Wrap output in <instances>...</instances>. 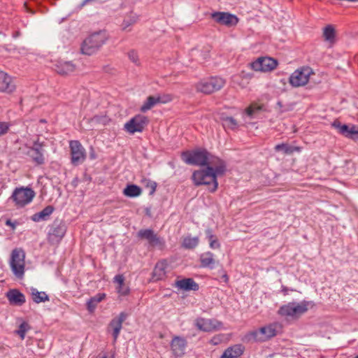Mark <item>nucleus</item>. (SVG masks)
<instances>
[{
    "label": "nucleus",
    "mask_w": 358,
    "mask_h": 358,
    "mask_svg": "<svg viewBox=\"0 0 358 358\" xmlns=\"http://www.w3.org/2000/svg\"><path fill=\"white\" fill-rule=\"evenodd\" d=\"M54 210L55 208L52 206H48L41 211L34 214L31 216V220L36 222L46 221L49 219L50 216L52 215Z\"/></svg>",
    "instance_id": "393cba45"
},
{
    "label": "nucleus",
    "mask_w": 358,
    "mask_h": 358,
    "mask_svg": "<svg viewBox=\"0 0 358 358\" xmlns=\"http://www.w3.org/2000/svg\"><path fill=\"white\" fill-rule=\"evenodd\" d=\"M187 341L182 337L175 336L171 343V348L174 355L181 357L185 354Z\"/></svg>",
    "instance_id": "412c9836"
},
{
    "label": "nucleus",
    "mask_w": 358,
    "mask_h": 358,
    "mask_svg": "<svg viewBox=\"0 0 358 358\" xmlns=\"http://www.w3.org/2000/svg\"><path fill=\"white\" fill-rule=\"evenodd\" d=\"M90 156H91V158H92V159H94V154H91V155H90Z\"/></svg>",
    "instance_id": "4d7b16f0"
},
{
    "label": "nucleus",
    "mask_w": 358,
    "mask_h": 358,
    "mask_svg": "<svg viewBox=\"0 0 358 358\" xmlns=\"http://www.w3.org/2000/svg\"><path fill=\"white\" fill-rule=\"evenodd\" d=\"M223 125L229 129H234L236 128L238 124L236 120L232 117H227L223 119Z\"/></svg>",
    "instance_id": "ea45409f"
},
{
    "label": "nucleus",
    "mask_w": 358,
    "mask_h": 358,
    "mask_svg": "<svg viewBox=\"0 0 358 358\" xmlns=\"http://www.w3.org/2000/svg\"><path fill=\"white\" fill-rule=\"evenodd\" d=\"M210 17L216 23L227 27H234L238 22V17L228 12L215 11L210 13Z\"/></svg>",
    "instance_id": "9d476101"
},
{
    "label": "nucleus",
    "mask_w": 358,
    "mask_h": 358,
    "mask_svg": "<svg viewBox=\"0 0 358 358\" xmlns=\"http://www.w3.org/2000/svg\"><path fill=\"white\" fill-rule=\"evenodd\" d=\"M222 278H224V282H227L228 281V276L227 274H224L222 275Z\"/></svg>",
    "instance_id": "5fc2aeb1"
},
{
    "label": "nucleus",
    "mask_w": 358,
    "mask_h": 358,
    "mask_svg": "<svg viewBox=\"0 0 358 358\" xmlns=\"http://www.w3.org/2000/svg\"><path fill=\"white\" fill-rule=\"evenodd\" d=\"M157 99H159V103H166L171 101H172V96L170 94H164L163 96H157Z\"/></svg>",
    "instance_id": "a18cd8bd"
},
{
    "label": "nucleus",
    "mask_w": 358,
    "mask_h": 358,
    "mask_svg": "<svg viewBox=\"0 0 358 358\" xmlns=\"http://www.w3.org/2000/svg\"><path fill=\"white\" fill-rule=\"evenodd\" d=\"M29 329V324L26 322H23L20 324L19 329L17 331V334L20 336L21 339L23 340L25 337L26 333L28 331Z\"/></svg>",
    "instance_id": "4c0bfd02"
},
{
    "label": "nucleus",
    "mask_w": 358,
    "mask_h": 358,
    "mask_svg": "<svg viewBox=\"0 0 358 358\" xmlns=\"http://www.w3.org/2000/svg\"><path fill=\"white\" fill-rule=\"evenodd\" d=\"M6 297L11 305L22 306L25 301V296L17 289H10L6 293Z\"/></svg>",
    "instance_id": "4be33fe9"
},
{
    "label": "nucleus",
    "mask_w": 358,
    "mask_h": 358,
    "mask_svg": "<svg viewBox=\"0 0 358 358\" xmlns=\"http://www.w3.org/2000/svg\"><path fill=\"white\" fill-rule=\"evenodd\" d=\"M310 302L303 301L301 303L290 302L281 306L278 313L283 316H298L306 313Z\"/></svg>",
    "instance_id": "6e6552de"
},
{
    "label": "nucleus",
    "mask_w": 358,
    "mask_h": 358,
    "mask_svg": "<svg viewBox=\"0 0 358 358\" xmlns=\"http://www.w3.org/2000/svg\"><path fill=\"white\" fill-rule=\"evenodd\" d=\"M138 21V16L131 13L129 16L126 17L122 24V30H126L127 27L135 24Z\"/></svg>",
    "instance_id": "e433bc0d"
},
{
    "label": "nucleus",
    "mask_w": 358,
    "mask_h": 358,
    "mask_svg": "<svg viewBox=\"0 0 358 358\" xmlns=\"http://www.w3.org/2000/svg\"><path fill=\"white\" fill-rule=\"evenodd\" d=\"M332 127L337 129L338 132L345 137L355 139L358 137V130L355 125L350 127L347 124H343L338 120H335L331 124Z\"/></svg>",
    "instance_id": "f3484780"
},
{
    "label": "nucleus",
    "mask_w": 358,
    "mask_h": 358,
    "mask_svg": "<svg viewBox=\"0 0 358 358\" xmlns=\"http://www.w3.org/2000/svg\"><path fill=\"white\" fill-rule=\"evenodd\" d=\"M108 37L104 31H99L89 36L81 45V52L84 55H92L96 53L106 43Z\"/></svg>",
    "instance_id": "7ed1b4c3"
},
{
    "label": "nucleus",
    "mask_w": 358,
    "mask_h": 358,
    "mask_svg": "<svg viewBox=\"0 0 358 358\" xmlns=\"http://www.w3.org/2000/svg\"><path fill=\"white\" fill-rule=\"evenodd\" d=\"M6 224L8 226H11L13 228H15V224L11 222L10 220H6Z\"/></svg>",
    "instance_id": "8fccbe9b"
},
{
    "label": "nucleus",
    "mask_w": 358,
    "mask_h": 358,
    "mask_svg": "<svg viewBox=\"0 0 358 358\" xmlns=\"http://www.w3.org/2000/svg\"><path fill=\"white\" fill-rule=\"evenodd\" d=\"M175 287L183 291H197L199 289V284L190 278L176 280Z\"/></svg>",
    "instance_id": "5701e85b"
},
{
    "label": "nucleus",
    "mask_w": 358,
    "mask_h": 358,
    "mask_svg": "<svg viewBox=\"0 0 358 358\" xmlns=\"http://www.w3.org/2000/svg\"><path fill=\"white\" fill-rule=\"evenodd\" d=\"M113 282L117 283V285H122V284L124 283V277L122 274L116 275L114 277Z\"/></svg>",
    "instance_id": "49530a36"
},
{
    "label": "nucleus",
    "mask_w": 358,
    "mask_h": 358,
    "mask_svg": "<svg viewBox=\"0 0 358 358\" xmlns=\"http://www.w3.org/2000/svg\"><path fill=\"white\" fill-rule=\"evenodd\" d=\"M244 352V347L242 345H235L229 347L224 350L229 358H238L241 357Z\"/></svg>",
    "instance_id": "c756f323"
},
{
    "label": "nucleus",
    "mask_w": 358,
    "mask_h": 358,
    "mask_svg": "<svg viewBox=\"0 0 358 358\" xmlns=\"http://www.w3.org/2000/svg\"><path fill=\"white\" fill-rule=\"evenodd\" d=\"M31 294L33 301L36 303L48 301L50 300L48 295L45 292H39L36 288L31 289Z\"/></svg>",
    "instance_id": "7c9ffc66"
},
{
    "label": "nucleus",
    "mask_w": 358,
    "mask_h": 358,
    "mask_svg": "<svg viewBox=\"0 0 358 358\" xmlns=\"http://www.w3.org/2000/svg\"><path fill=\"white\" fill-rule=\"evenodd\" d=\"M261 110L262 106L252 103L245 109V113L248 116L252 117L257 112Z\"/></svg>",
    "instance_id": "a19ab883"
},
{
    "label": "nucleus",
    "mask_w": 358,
    "mask_h": 358,
    "mask_svg": "<svg viewBox=\"0 0 358 358\" xmlns=\"http://www.w3.org/2000/svg\"><path fill=\"white\" fill-rule=\"evenodd\" d=\"M35 196L34 191L29 187H17L13 191L10 199H12L16 206L24 207L29 203Z\"/></svg>",
    "instance_id": "0eeeda50"
},
{
    "label": "nucleus",
    "mask_w": 358,
    "mask_h": 358,
    "mask_svg": "<svg viewBox=\"0 0 358 358\" xmlns=\"http://www.w3.org/2000/svg\"><path fill=\"white\" fill-rule=\"evenodd\" d=\"M76 70V65L71 62L59 61L55 65V71L62 76L72 73Z\"/></svg>",
    "instance_id": "b1692460"
},
{
    "label": "nucleus",
    "mask_w": 358,
    "mask_h": 358,
    "mask_svg": "<svg viewBox=\"0 0 358 358\" xmlns=\"http://www.w3.org/2000/svg\"><path fill=\"white\" fill-rule=\"evenodd\" d=\"M19 36H20V31H16V32H15V34H13V36L14 38H17V37H18Z\"/></svg>",
    "instance_id": "864d4df0"
},
{
    "label": "nucleus",
    "mask_w": 358,
    "mask_h": 358,
    "mask_svg": "<svg viewBox=\"0 0 358 358\" xmlns=\"http://www.w3.org/2000/svg\"><path fill=\"white\" fill-rule=\"evenodd\" d=\"M66 231V227L64 223L54 222L48 233V240L51 244L59 243L64 237Z\"/></svg>",
    "instance_id": "dca6fc26"
},
{
    "label": "nucleus",
    "mask_w": 358,
    "mask_h": 358,
    "mask_svg": "<svg viewBox=\"0 0 358 358\" xmlns=\"http://www.w3.org/2000/svg\"><path fill=\"white\" fill-rule=\"evenodd\" d=\"M106 297V294L99 293L91 297L87 302V309L90 313H93L99 303L102 301Z\"/></svg>",
    "instance_id": "cd10ccee"
},
{
    "label": "nucleus",
    "mask_w": 358,
    "mask_h": 358,
    "mask_svg": "<svg viewBox=\"0 0 358 358\" xmlns=\"http://www.w3.org/2000/svg\"><path fill=\"white\" fill-rule=\"evenodd\" d=\"M69 148L71 155V163L77 166L82 164L86 159V151L78 141H71Z\"/></svg>",
    "instance_id": "f8f14e48"
},
{
    "label": "nucleus",
    "mask_w": 358,
    "mask_h": 358,
    "mask_svg": "<svg viewBox=\"0 0 358 358\" xmlns=\"http://www.w3.org/2000/svg\"><path fill=\"white\" fill-rule=\"evenodd\" d=\"M25 252L22 248H15L11 252L10 266L14 275L22 278L24 274Z\"/></svg>",
    "instance_id": "39448f33"
},
{
    "label": "nucleus",
    "mask_w": 358,
    "mask_h": 358,
    "mask_svg": "<svg viewBox=\"0 0 358 358\" xmlns=\"http://www.w3.org/2000/svg\"><path fill=\"white\" fill-rule=\"evenodd\" d=\"M206 235L209 241L210 247L212 249H218L220 248V244L217 237L214 234H213L211 229H207L206 230Z\"/></svg>",
    "instance_id": "f704fd0d"
},
{
    "label": "nucleus",
    "mask_w": 358,
    "mask_h": 358,
    "mask_svg": "<svg viewBox=\"0 0 358 358\" xmlns=\"http://www.w3.org/2000/svg\"><path fill=\"white\" fill-rule=\"evenodd\" d=\"M127 317V314L124 312H122L118 315L117 317H114L110 322L109 328L112 329V335L114 342H116L122 328V323L125 321Z\"/></svg>",
    "instance_id": "a211bd4d"
},
{
    "label": "nucleus",
    "mask_w": 358,
    "mask_h": 358,
    "mask_svg": "<svg viewBox=\"0 0 358 358\" xmlns=\"http://www.w3.org/2000/svg\"><path fill=\"white\" fill-rule=\"evenodd\" d=\"M201 266L213 268L215 263L214 255L211 252H206L200 256Z\"/></svg>",
    "instance_id": "bb28decb"
},
{
    "label": "nucleus",
    "mask_w": 358,
    "mask_h": 358,
    "mask_svg": "<svg viewBox=\"0 0 358 358\" xmlns=\"http://www.w3.org/2000/svg\"><path fill=\"white\" fill-rule=\"evenodd\" d=\"M312 69L309 67H303L296 70L289 77V83L293 87L305 85L309 80Z\"/></svg>",
    "instance_id": "ddd939ff"
},
{
    "label": "nucleus",
    "mask_w": 358,
    "mask_h": 358,
    "mask_svg": "<svg viewBox=\"0 0 358 358\" xmlns=\"http://www.w3.org/2000/svg\"><path fill=\"white\" fill-rule=\"evenodd\" d=\"M106 119L104 116L95 115L92 118V122H103Z\"/></svg>",
    "instance_id": "de8ad7c7"
},
{
    "label": "nucleus",
    "mask_w": 358,
    "mask_h": 358,
    "mask_svg": "<svg viewBox=\"0 0 358 358\" xmlns=\"http://www.w3.org/2000/svg\"><path fill=\"white\" fill-rule=\"evenodd\" d=\"M277 65V60L271 57H259L250 64L253 70L263 72L271 71L276 68Z\"/></svg>",
    "instance_id": "4468645a"
},
{
    "label": "nucleus",
    "mask_w": 358,
    "mask_h": 358,
    "mask_svg": "<svg viewBox=\"0 0 358 358\" xmlns=\"http://www.w3.org/2000/svg\"><path fill=\"white\" fill-rule=\"evenodd\" d=\"M128 57L133 63H134L136 65L139 64L138 55L135 50H130L128 52Z\"/></svg>",
    "instance_id": "37998d69"
},
{
    "label": "nucleus",
    "mask_w": 358,
    "mask_h": 358,
    "mask_svg": "<svg viewBox=\"0 0 358 358\" xmlns=\"http://www.w3.org/2000/svg\"><path fill=\"white\" fill-rule=\"evenodd\" d=\"M157 103H159V99H157V96H149L141 107V111L145 113Z\"/></svg>",
    "instance_id": "72a5a7b5"
},
{
    "label": "nucleus",
    "mask_w": 358,
    "mask_h": 358,
    "mask_svg": "<svg viewBox=\"0 0 358 358\" xmlns=\"http://www.w3.org/2000/svg\"><path fill=\"white\" fill-rule=\"evenodd\" d=\"M98 0H83L79 7H80V8H82L85 6L90 4V3L96 2Z\"/></svg>",
    "instance_id": "09e8293b"
},
{
    "label": "nucleus",
    "mask_w": 358,
    "mask_h": 358,
    "mask_svg": "<svg viewBox=\"0 0 358 358\" xmlns=\"http://www.w3.org/2000/svg\"><path fill=\"white\" fill-rule=\"evenodd\" d=\"M207 164L205 166L206 169L194 171L192 178L196 186L210 185L212 182L213 185L208 187V189L210 192H214L218 187L217 177L225 173L226 164L224 161L211 155L209 152Z\"/></svg>",
    "instance_id": "f257e3e1"
},
{
    "label": "nucleus",
    "mask_w": 358,
    "mask_h": 358,
    "mask_svg": "<svg viewBox=\"0 0 358 358\" xmlns=\"http://www.w3.org/2000/svg\"><path fill=\"white\" fill-rule=\"evenodd\" d=\"M276 152H282L285 155H292L294 152H300L301 148L299 146H292L287 143L278 144L274 148Z\"/></svg>",
    "instance_id": "c85d7f7f"
},
{
    "label": "nucleus",
    "mask_w": 358,
    "mask_h": 358,
    "mask_svg": "<svg viewBox=\"0 0 358 358\" xmlns=\"http://www.w3.org/2000/svg\"><path fill=\"white\" fill-rule=\"evenodd\" d=\"M103 358H106V357H103Z\"/></svg>",
    "instance_id": "bf43d9fd"
},
{
    "label": "nucleus",
    "mask_w": 358,
    "mask_h": 358,
    "mask_svg": "<svg viewBox=\"0 0 358 358\" xmlns=\"http://www.w3.org/2000/svg\"><path fill=\"white\" fill-rule=\"evenodd\" d=\"M10 126V125L9 123L0 121V136H3L8 133Z\"/></svg>",
    "instance_id": "c03bdc74"
},
{
    "label": "nucleus",
    "mask_w": 358,
    "mask_h": 358,
    "mask_svg": "<svg viewBox=\"0 0 358 358\" xmlns=\"http://www.w3.org/2000/svg\"><path fill=\"white\" fill-rule=\"evenodd\" d=\"M282 291H283V292H285V294H286V293H287V287H282Z\"/></svg>",
    "instance_id": "6e6d98bb"
},
{
    "label": "nucleus",
    "mask_w": 358,
    "mask_h": 358,
    "mask_svg": "<svg viewBox=\"0 0 358 358\" xmlns=\"http://www.w3.org/2000/svg\"><path fill=\"white\" fill-rule=\"evenodd\" d=\"M225 85V80L220 77H212L203 80L196 85L198 92L204 94H211L221 90Z\"/></svg>",
    "instance_id": "423d86ee"
},
{
    "label": "nucleus",
    "mask_w": 358,
    "mask_h": 358,
    "mask_svg": "<svg viewBox=\"0 0 358 358\" xmlns=\"http://www.w3.org/2000/svg\"><path fill=\"white\" fill-rule=\"evenodd\" d=\"M45 146V141H40L38 138L34 141L32 146L29 148L27 155L37 165H42L45 163L44 148Z\"/></svg>",
    "instance_id": "1a4fd4ad"
},
{
    "label": "nucleus",
    "mask_w": 358,
    "mask_h": 358,
    "mask_svg": "<svg viewBox=\"0 0 358 358\" xmlns=\"http://www.w3.org/2000/svg\"><path fill=\"white\" fill-rule=\"evenodd\" d=\"M323 36L326 41L333 43L335 40L336 32L335 29L331 25H327L323 31Z\"/></svg>",
    "instance_id": "c9c22d12"
},
{
    "label": "nucleus",
    "mask_w": 358,
    "mask_h": 358,
    "mask_svg": "<svg viewBox=\"0 0 358 358\" xmlns=\"http://www.w3.org/2000/svg\"><path fill=\"white\" fill-rule=\"evenodd\" d=\"M199 242V239L197 236L191 237L190 236H186L183 238L182 246L185 249H194L195 248Z\"/></svg>",
    "instance_id": "473e14b6"
},
{
    "label": "nucleus",
    "mask_w": 358,
    "mask_h": 358,
    "mask_svg": "<svg viewBox=\"0 0 358 358\" xmlns=\"http://www.w3.org/2000/svg\"><path fill=\"white\" fill-rule=\"evenodd\" d=\"M218 341H219V339L216 337L213 338V339L211 340V343L213 345H217L218 343Z\"/></svg>",
    "instance_id": "3c124183"
},
{
    "label": "nucleus",
    "mask_w": 358,
    "mask_h": 358,
    "mask_svg": "<svg viewBox=\"0 0 358 358\" xmlns=\"http://www.w3.org/2000/svg\"><path fill=\"white\" fill-rule=\"evenodd\" d=\"M138 237L141 239L148 241L149 245L151 246H158L163 244V241L161 238L155 233L152 229H141L138 232Z\"/></svg>",
    "instance_id": "6ab92c4d"
},
{
    "label": "nucleus",
    "mask_w": 358,
    "mask_h": 358,
    "mask_svg": "<svg viewBox=\"0 0 358 358\" xmlns=\"http://www.w3.org/2000/svg\"><path fill=\"white\" fill-rule=\"evenodd\" d=\"M208 154L206 149L187 150L182 152L181 159L188 165L205 166L208 162Z\"/></svg>",
    "instance_id": "20e7f679"
},
{
    "label": "nucleus",
    "mask_w": 358,
    "mask_h": 358,
    "mask_svg": "<svg viewBox=\"0 0 358 358\" xmlns=\"http://www.w3.org/2000/svg\"><path fill=\"white\" fill-rule=\"evenodd\" d=\"M116 289L117 292L122 296L128 295L130 291L129 287L127 286L124 283H123L122 285H117Z\"/></svg>",
    "instance_id": "79ce46f5"
},
{
    "label": "nucleus",
    "mask_w": 358,
    "mask_h": 358,
    "mask_svg": "<svg viewBox=\"0 0 358 358\" xmlns=\"http://www.w3.org/2000/svg\"><path fill=\"white\" fill-rule=\"evenodd\" d=\"M220 358H229V357L224 352Z\"/></svg>",
    "instance_id": "603ef678"
},
{
    "label": "nucleus",
    "mask_w": 358,
    "mask_h": 358,
    "mask_svg": "<svg viewBox=\"0 0 358 358\" xmlns=\"http://www.w3.org/2000/svg\"><path fill=\"white\" fill-rule=\"evenodd\" d=\"M280 329L281 326L278 323H271L247 332L243 341L247 343H264L276 336Z\"/></svg>",
    "instance_id": "f03ea898"
},
{
    "label": "nucleus",
    "mask_w": 358,
    "mask_h": 358,
    "mask_svg": "<svg viewBox=\"0 0 358 358\" xmlns=\"http://www.w3.org/2000/svg\"><path fill=\"white\" fill-rule=\"evenodd\" d=\"M195 325L199 330L205 332L217 331L223 327L222 322L216 319L205 318H197Z\"/></svg>",
    "instance_id": "2eb2a0df"
},
{
    "label": "nucleus",
    "mask_w": 358,
    "mask_h": 358,
    "mask_svg": "<svg viewBox=\"0 0 358 358\" xmlns=\"http://www.w3.org/2000/svg\"><path fill=\"white\" fill-rule=\"evenodd\" d=\"M145 187L149 189V195H153L156 191L157 182L149 179H145L143 180Z\"/></svg>",
    "instance_id": "58836bf2"
},
{
    "label": "nucleus",
    "mask_w": 358,
    "mask_h": 358,
    "mask_svg": "<svg viewBox=\"0 0 358 358\" xmlns=\"http://www.w3.org/2000/svg\"><path fill=\"white\" fill-rule=\"evenodd\" d=\"M166 268L164 261L157 262L152 271V279L155 281L162 280L166 275Z\"/></svg>",
    "instance_id": "a878e982"
},
{
    "label": "nucleus",
    "mask_w": 358,
    "mask_h": 358,
    "mask_svg": "<svg viewBox=\"0 0 358 358\" xmlns=\"http://www.w3.org/2000/svg\"><path fill=\"white\" fill-rule=\"evenodd\" d=\"M15 90V85L12 78L3 71H0V92L12 93Z\"/></svg>",
    "instance_id": "aec40b11"
},
{
    "label": "nucleus",
    "mask_w": 358,
    "mask_h": 358,
    "mask_svg": "<svg viewBox=\"0 0 358 358\" xmlns=\"http://www.w3.org/2000/svg\"><path fill=\"white\" fill-rule=\"evenodd\" d=\"M149 120L146 116L136 115L124 124L125 130L129 134L141 132L148 125Z\"/></svg>",
    "instance_id": "9b49d317"
},
{
    "label": "nucleus",
    "mask_w": 358,
    "mask_h": 358,
    "mask_svg": "<svg viewBox=\"0 0 358 358\" xmlns=\"http://www.w3.org/2000/svg\"><path fill=\"white\" fill-rule=\"evenodd\" d=\"M141 187L136 185H128L123 190L124 195L129 197H136L141 194Z\"/></svg>",
    "instance_id": "2f4dec72"
},
{
    "label": "nucleus",
    "mask_w": 358,
    "mask_h": 358,
    "mask_svg": "<svg viewBox=\"0 0 358 358\" xmlns=\"http://www.w3.org/2000/svg\"><path fill=\"white\" fill-rule=\"evenodd\" d=\"M354 358H358V355L355 356Z\"/></svg>",
    "instance_id": "13d9d810"
}]
</instances>
